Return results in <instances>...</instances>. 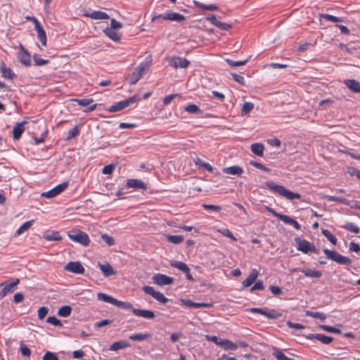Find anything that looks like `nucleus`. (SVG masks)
Listing matches in <instances>:
<instances>
[{
  "mask_svg": "<svg viewBox=\"0 0 360 360\" xmlns=\"http://www.w3.org/2000/svg\"><path fill=\"white\" fill-rule=\"evenodd\" d=\"M266 186L271 191L285 197L288 200L300 199L301 195L298 193H293L281 185H278L274 181H266Z\"/></svg>",
  "mask_w": 360,
  "mask_h": 360,
  "instance_id": "obj_1",
  "label": "nucleus"
},
{
  "mask_svg": "<svg viewBox=\"0 0 360 360\" xmlns=\"http://www.w3.org/2000/svg\"><path fill=\"white\" fill-rule=\"evenodd\" d=\"M149 69L146 63H141L134 71L128 76V83L131 85L135 84Z\"/></svg>",
  "mask_w": 360,
  "mask_h": 360,
  "instance_id": "obj_2",
  "label": "nucleus"
},
{
  "mask_svg": "<svg viewBox=\"0 0 360 360\" xmlns=\"http://www.w3.org/2000/svg\"><path fill=\"white\" fill-rule=\"evenodd\" d=\"M323 251L328 259L339 264L350 266L352 263V260L350 258L343 256L335 250L323 249Z\"/></svg>",
  "mask_w": 360,
  "mask_h": 360,
  "instance_id": "obj_3",
  "label": "nucleus"
},
{
  "mask_svg": "<svg viewBox=\"0 0 360 360\" xmlns=\"http://www.w3.org/2000/svg\"><path fill=\"white\" fill-rule=\"evenodd\" d=\"M294 240L297 244V250L301 251L304 254H307L309 252L316 254H318L319 252V250L315 247L314 243L307 240L302 239L300 237H295Z\"/></svg>",
  "mask_w": 360,
  "mask_h": 360,
  "instance_id": "obj_4",
  "label": "nucleus"
},
{
  "mask_svg": "<svg viewBox=\"0 0 360 360\" xmlns=\"http://www.w3.org/2000/svg\"><path fill=\"white\" fill-rule=\"evenodd\" d=\"M68 236L72 240L84 246L88 245L90 243L88 234L79 229L69 231Z\"/></svg>",
  "mask_w": 360,
  "mask_h": 360,
  "instance_id": "obj_5",
  "label": "nucleus"
},
{
  "mask_svg": "<svg viewBox=\"0 0 360 360\" xmlns=\"http://www.w3.org/2000/svg\"><path fill=\"white\" fill-rule=\"evenodd\" d=\"M265 208L269 212L283 221L285 224L292 226L297 230H300L301 229V225L296 220L291 218L288 215L280 214L277 212L274 209L268 206H266Z\"/></svg>",
  "mask_w": 360,
  "mask_h": 360,
  "instance_id": "obj_6",
  "label": "nucleus"
},
{
  "mask_svg": "<svg viewBox=\"0 0 360 360\" xmlns=\"http://www.w3.org/2000/svg\"><path fill=\"white\" fill-rule=\"evenodd\" d=\"M248 311L252 313H257L266 316L271 319H277L282 316L283 314L276 309H269L267 308H250Z\"/></svg>",
  "mask_w": 360,
  "mask_h": 360,
  "instance_id": "obj_7",
  "label": "nucleus"
},
{
  "mask_svg": "<svg viewBox=\"0 0 360 360\" xmlns=\"http://www.w3.org/2000/svg\"><path fill=\"white\" fill-rule=\"evenodd\" d=\"M136 101V96H133L131 97L128 98L124 101H121L115 104L111 105L108 110L110 112H115L117 111H120L125 108L129 106L132 103H134Z\"/></svg>",
  "mask_w": 360,
  "mask_h": 360,
  "instance_id": "obj_8",
  "label": "nucleus"
},
{
  "mask_svg": "<svg viewBox=\"0 0 360 360\" xmlns=\"http://www.w3.org/2000/svg\"><path fill=\"white\" fill-rule=\"evenodd\" d=\"M20 280L18 278H14L11 280H7L3 282L1 284V287L2 288L0 292V298H3L6 295L8 292H11L14 290L15 286L19 284Z\"/></svg>",
  "mask_w": 360,
  "mask_h": 360,
  "instance_id": "obj_9",
  "label": "nucleus"
},
{
  "mask_svg": "<svg viewBox=\"0 0 360 360\" xmlns=\"http://www.w3.org/2000/svg\"><path fill=\"white\" fill-rule=\"evenodd\" d=\"M157 18H162L164 20H171V21H175V22H183L186 20V18L184 15L175 13V12H170V13H166L163 14H159L157 15H155L152 20L154 21Z\"/></svg>",
  "mask_w": 360,
  "mask_h": 360,
  "instance_id": "obj_10",
  "label": "nucleus"
},
{
  "mask_svg": "<svg viewBox=\"0 0 360 360\" xmlns=\"http://www.w3.org/2000/svg\"><path fill=\"white\" fill-rule=\"evenodd\" d=\"M68 181L62 182L61 184L57 185L56 186H55L54 188L51 189L50 191L43 193L41 194V196L46 197L48 198H54L56 195L61 193L65 189H66L68 188Z\"/></svg>",
  "mask_w": 360,
  "mask_h": 360,
  "instance_id": "obj_11",
  "label": "nucleus"
},
{
  "mask_svg": "<svg viewBox=\"0 0 360 360\" xmlns=\"http://www.w3.org/2000/svg\"><path fill=\"white\" fill-rule=\"evenodd\" d=\"M152 279L154 283L161 286L171 285L174 283L172 277L160 273L154 274Z\"/></svg>",
  "mask_w": 360,
  "mask_h": 360,
  "instance_id": "obj_12",
  "label": "nucleus"
},
{
  "mask_svg": "<svg viewBox=\"0 0 360 360\" xmlns=\"http://www.w3.org/2000/svg\"><path fill=\"white\" fill-rule=\"evenodd\" d=\"M306 338L309 340L316 339L317 340L321 342L323 344L329 345L333 341V338L330 336H326L321 333H305L303 335Z\"/></svg>",
  "mask_w": 360,
  "mask_h": 360,
  "instance_id": "obj_13",
  "label": "nucleus"
},
{
  "mask_svg": "<svg viewBox=\"0 0 360 360\" xmlns=\"http://www.w3.org/2000/svg\"><path fill=\"white\" fill-rule=\"evenodd\" d=\"M64 269L77 274H83L84 272V268L79 262H70L65 266Z\"/></svg>",
  "mask_w": 360,
  "mask_h": 360,
  "instance_id": "obj_14",
  "label": "nucleus"
},
{
  "mask_svg": "<svg viewBox=\"0 0 360 360\" xmlns=\"http://www.w3.org/2000/svg\"><path fill=\"white\" fill-rule=\"evenodd\" d=\"M19 61L24 65L29 67L31 65V56L28 51L20 45V51L18 53Z\"/></svg>",
  "mask_w": 360,
  "mask_h": 360,
  "instance_id": "obj_15",
  "label": "nucleus"
},
{
  "mask_svg": "<svg viewBox=\"0 0 360 360\" xmlns=\"http://www.w3.org/2000/svg\"><path fill=\"white\" fill-rule=\"evenodd\" d=\"M191 64L190 61L185 58H173L169 61V65L175 69L186 68Z\"/></svg>",
  "mask_w": 360,
  "mask_h": 360,
  "instance_id": "obj_16",
  "label": "nucleus"
},
{
  "mask_svg": "<svg viewBox=\"0 0 360 360\" xmlns=\"http://www.w3.org/2000/svg\"><path fill=\"white\" fill-rule=\"evenodd\" d=\"M181 304L184 306H186L188 308L191 309H198V308H207L212 307V303H205V302H194L191 300H181Z\"/></svg>",
  "mask_w": 360,
  "mask_h": 360,
  "instance_id": "obj_17",
  "label": "nucleus"
},
{
  "mask_svg": "<svg viewBox=\"0 0 360 360\" xmlns=\"http://www.w3.org/2000/svg\"><path fill=\"white\" fill-rule=\"evenodd\" d=\"M126 186L129 188L147 190V185L142 180L137 179H127Z\"/></svg>",
  "mask_w": 360,
  "mask_h": 360,
  "instance_id": "obj_18",
  "label": "nucleus"
},
{
  "mask_svg": "<svg viewBox=\"0 0 360 360\" xmlns=\"http://www.w3.org/2000/svg\"><path fill=\"white\" fill-rule=\"evenodd\" d=\"M25 120L18 122L13 129V138L15 141L19 140L25 131L24 124H26Z\"/></svg>",
  "mask_w": 360,
  "mask_h": 360,
  "instance_id": "obj_19",
  "label": "nucleus"
},
{
  "mask_svg": "<svg viewBox=\"0 0 360 360\" xmlns=\"http://www.w3.org/2000/svg\"><path fill=\"white\" fill-rule=\"evenodd\" d=\"M133 314L136 316H141L147 319H153L155 315L153 311L141 309H133Z\"/></svg>",
  "mask_w": 360,
  "mask_h": 360,
  "instance_id": "obj_20",
  "label": "nucleus"
},
{
  "mask_svg": "<svg viewBox=\"0 0 360 360\" xmlns=\"http://www.w3.org/2000/svg\"><path fill=\"white\" fill-rule=\"evenodd\" d=\"M84 15L95 20L108 19L110 18L106 13L100 11H95L93 12L87 11L84 13Z\"/></svg>",
  "mask_w": 360,
  "mask_h": 360,
  "instance_id": "obj_21",
  "label": "nucleus"
},
{
  "mask_svg": "<svg viewBox=\"0 0 360 360\" xmlns=\"http://www.w3.org/2000/svg\"><path fill=\"white\" fill-rule=\"evenodd\" d=\"M222 171L225 174L240 176L243 173V169L238 165H233L228 167H224Z\"/></svg>",
  "mask_w": 360,
  "mask_h": 360,
  "instance_id": "obj_22",
  "label": "nucleus"
},
{
  "mask_svg": "<svg viewBox=\"0 0 360 360\" xmlns=\"http://www.w3.org/2000/svg\"><path fill=\"white\" fill-rule=\"evenodd\" d=\"M34 30L37 33V37L39 40L41 41V45L46 46L47 37L45 30L43 29L41 25H37L36 27H34Z\"/></svg>",
  "mask_w": 360,
  "mask_h": 360,
  "instance_id": "obj_23",
  "label": "nucleus"
},
{
  "mask_svg": "<svg viewBox=\"0 0 360 360\" xmlns=\"http://www.w3.org/2000/svg\"><path fill=\"white\" fill-rule=\"evenodd\" d=\"M219 347L225 350H236L238 349L237 344L233 342L229 339L219 340Z\"/></svg>",
  "mask_w": 360,
  "mask_h": 360,
  "instance_id": "obj_24",
  "label": "nucleus"
},
{
  "mask_svg": "<svg viewBox=\"0 0 360 360\" xmlns=\"http://www.w3.org/2000/svg\"><path fill=\"white\" fill-rule=\"evenodd\" d=\"M346 86L354 93H360V83L355 79L345 81Z\"/></svg>",
  "mask_w": 360,
  "mask_h": 360,
  "instance_id": "obj_25",
  "label": "nucleus"
},
{
  "mask_svg": "<svg viewBox=\"0 0 360 360\" xmlns=\"http://www.w3.org/2000/svg\"><path fill=\"white\" fill-rule=\"evenodd\" d=\"M0 70L2 74V77L6 79H13V78L16 76L13 71L11 68H7L4 63L1 65Z\"/></svg>",
  "mask_w": 360,
  "mask_h": 360,
  "instance_id": "obj_26",
  "label": "nucleus"
},
{
  "mask_svg": "<svg viewBox=\"0 0 360 360\" xmlns=\"http://www.w3.org/2000/svg\"><path fill=\"white\" fill-rule=\"evenodd\" d=\"M258 276V271L257 269H253L250 274L243 281V285L244 287L250 286L257 279Z\"/></svg>",
  "mask_w": 360,
  "mask_h": 360,
  "instance_id": "obj_27",
  "label": "nucleus"
},
{
  "mask_svg": "<svg viewBox=\"0 0 360 360\" xmlns=\"http://www.w3.org/2000/svg\"><path fill=\"white\" fill-rule=\"evenodd\" d=\"M116 30H112V28L106 27L103 32L105 34L111 39L114 41H119L121 39V34L115 31Z\"/></svg>",
  "mask_w": 360,
  "mask_h": 360,
  "instance_id": "obj_28",
  "label": "nucleus"
},
{
  "mask_svg": "<svg viewBox=\"0 0 360 360\" xmlns=\"http://www.w3.org/2000/svg\"><path fill=\"white\" fill-rule=\"evenodd\" d=\"M131 347V345L129 342H128L126 340H120L117 342H115L113 344H112L110 347V351H117L119 349H124L127 347Z\"/></svg>",
  "mask_w": 360,
  "mask_h": 360,
  "instance_id": "obj_29",
  "label": "nucleus"
},
{
  "mask_svg": "<svg viewBox=\"0 0 360 360\" xmlns=\"http://www.w3.org/2000/svg\"><path fill=\"white\" fill-rule=\"evenodd\" d=\"M99 267H100V269L102 271L103 274L105 277H109V276L115 275L116 274V272H115V271H114L112 266L108 263L105 264H99Z\"/></svg>",
  "mask_w": 360,
  "mask_h": 360,
  "instance_id": "obj_30",
  "label": "nucleus"
},
{
  "mask_svg": "<svg viewBox=\"0 0 360 360\" xmlns=\"http://www.w3.org/2000/svg\"><path fill=\"white\" fill-rule=\"evenodd\" d=\"M43 238L49 241H58L62 240L58 231H48L44 233Z\"/></svg>",
  "mask_w": 360,
  "mask_h": 360,
  "instance_id": "obj_31",
  "label": "nucleus"
},
{
  "mask_svg": "<svg viewBox=\"0 0 360 360\" xmlns=\"http://www.w3.org/2000/svg\"><path fill=\"white\" fill-rule=\"evenodd\" d=\"M299 271L302 272L307 277L311 278H320L322 276V273L320 271L314 270V269H300Z\"/></svg>",
  "mask_w": 360,
  "mask_h": 360,
  "instance_id": "obj_32",
  "label": "nucleus"
},
{
  "mask_svg": "<svg viewBox=\"0 0 360 360\" xmlns=\"http://www.w3.org/2000/svg\"><path fill=\"white\" fill-rule=\"evenodd\" d=\"M264 145L260 143H255L252 144L251 146V150L252 152L259 156V157H263L264 155Z\"/></svg>",
  "mask_w": 360,
  "mask_h": 360,
  "instance_id": "obj_33",
  "label": "nucleus"
},
{
  "mask_svg": "<svg viewBox=\"0 0 360 360\" xmlns=\"http://www.w3.org/2000/svg\"><path fill=\"white\" fill-rule=\"evenodd\" d=\"M97 298L98 300H101V301H103L105 302H108V303L112 304L113 305L115 304V302L117 300V299L112 297V296L108 295L105 293H103V292L98 293Z\"/></svg>",
  "mask_w": 360,
  "mask_h": 360,
  "instance_id": "obj_34",
  "label": "nucleus"
},
{
  "mask_svg": "<svg viewBox=\"0 0 360 360\" xmlns=\"http://www.w3.org/2000/svg\"><path fill=\"white\" fill-rule=\"evenodd\" d=\"M152 337L150 333H138L129 335V338L134 341H143Z\"/></svg>",
  "mask_w": 360,
  "mask_h": 360,
  "instance_id": "obj_35",
  "label": "nucleus"
},
{
  "mask_svg": "<svg viewBox=\"0 0 360 360\" xmlns=\"http://www.w3.org/2000/svg\"><path fill=\"white\" fill-rule=\"evenodd\" d=\"M72 307L69 305H65L59 308L58 315L60 317H68L71 314Z\"/></svg>",
  "mask_w": 360,
  "mask_h": 360,
  "instance_id": "obj_36",
  "label": "nucleus"
},
{
  "mask_svg": "<svg viewBox=\"0 0 360 360\" xmlns=\"http://www.w3.org/2000/svg\"><path fill=\"white\" fill-rule=\"evenodd\" d=\"M341 227L354 233H359L360 231L359 227L352 222H347L345 225L341 226Z\"/></svg>",
  "mask_w": 360,
  "mask_h": 360,
  "instance_id": "obj_37",
  "label": "nucleus"
},
{
  "mask_svg": "<svg viewBox=\"0 0 360 360\" xmlns=\"http://www.w3.org/2000/svg\"><path fill=\"white\" fill-rule=\"evenodd\" d=\"M171 266L179 269L180 271H181L183 272L190 271V269L187 266V264L182 262L174 261L171 263Z\"/></svg>",
  "mask_w": 360,
  "mask_h": 360,
  "instance_id": "obj_38",
  "label": "nucleus"
},
{
  "mask_svg": "<svg viewBox=\"0 0 360 360\" xmlns=\"http://www.w3.org/2000/svg\"><path fill=\"white\" fill-rule=\"evenodd\" d=\"M167 240L174 244H179L184 241V237L182 236L177 235H165Z\"/></svg>",
  "mask_w": 360,
  "mask_h": 360,
  "instance_id": "obj_39",
  "label": "nucleus"
},
{
  "mask_svg": "<svg viewBox=\"0 0 360 360\" xmlns=\"http://www.w3.org/2000/svg\"><path fill=\"white\" fill-rule=\"evenodd\" d=\"M33 222H34V220H30V221H27L23 223L19 227V229L16 231V233H15L16 235H20L23 232L28 230L31 227V226L33 224Z\"/></svg>",
  "mask_w": 360,
  "mask_h": 360,
  "instance_id": "obj_40",
  "label": "nucleus"
},
{
  "mask_svg": "<svg viewBox=\"0 0 360 360\" xmlns=\"http://www.w3.org/2000/svg\"><path fill=\"white\" fill-rule=\"evenodd\" d=\"M34 65L41 66L49 63V60L41 58L39 55L34 53L32 56Z\"/></svg>",
  "mask_w": 360,
  "mask_h": 360,
  "instance_id": "obj_41",
  "label": "nucleus"
},
{
  "mask_svg": "<svg viewBox=\"0 0 360 360\" xmlns=\"http://www.w3.org/2000/svg\"><path fill=\"white\" fill-rule=\"evenodd\" d=\"M184 110L192 114H200L202 112V110L195 104H189L184 107Z\"/></svg>",
  "mask_w": 360,
  "mask_h": 360,
  "instance_id": "obj_42",
  "label": "nucleus"
},
{
  "mask_svg": "<svg viewBox=\"0 0 360 360\" xmlns=\"http://www.w3.org/2000/svg\"><path fill=\"white\" fill-rule=\"evenodd\" d=\"M306 315L315 319H319L321 321H324L326 318V315L323 313L319 311H307Z\"/></svg>",
  "mask_w": 360,
  "mask_h": 360,
  "instance_id": "obj_43",
  "label": "nucleus"
},
{
  "mask_svg": "<svg viewBox=\"0 0 360 360\" xmlns=\"http://www.w3.org/2000/svg\"><path fill=\"white\" fill-rule=\"evenodd\" d=\"M115 306L120 307L124 309H131L133 311V309H134L132 304L129 302H122L120 300H116Z\"/></svg>",
  "mask_w": 360,
  "mask_h": 360,
  "instance_id": "obj_44",
  "label": "nucleus"
},
{
  "mask_svg": "<svg viewBox=\"0 0 360 360\" xmlns=\"http://www.w3.org/2000/svg\"><path fill=\"white\" fill-rule=\"evenodd\" d=\"M73 101L81 106H88L94 102L93 98H75Z\"/></svg>",
  "mask_w": 360,
  "mask_h": 360,
  "instance_id": "obj_45",
  "label": "nucleus"
},
{
  "mask_svg": "<svg viewBox=\"0 0 360 360\" xmlns=\"http://www.w3.org/2000/svg\"><path fill=\"white\" fill-rule=\"evenodd\" d=\"M323 235L333 244L336 245L338 240L337 238L328 231L326 229H322Z\"/></svg>",
  "mask_w": 360,
  "mask_h": 360,
  "instance_id": "obj_46",
  "label": "nucleus"
},
{
  "mask_svg": "<svg viewBox=\"0 0 360 360\" xmlns=\"http://www.w3.org/2000/svg\"><path fill=\"white\" fill-rule=\"evenodd\" d=\"M79 134V127L77 125H76L75 127H73L72 129L69 130V131L68 132V136H67L66 140L70 141V140L72 139L73 138L77 136Z\"/></svg>",
  "mask_w": 360,
  "mask_h": 360,
  "instance_id": "obj_47",
  "label": "nucleus"
},
{
  "mask_svg": "<svg viewBox=\"0 0 360 360\" xmlns=\"http://www.w3.org/2000/svg\"><path fill=\"white\" fill-rule=\"evenodd\" d=\"M248 61V59H245L243 60L234 61L231 59L227 58L226 59V62L232 67H238L241 65H245Z\"/></svg>",
  "mask_w": 360,
  "mask_h": 360,
  "instance_id": "obj_48",
  "label": "nucleus"
},
{
  "mask_svg": "<svg viewBox=\"0 0 360 360\" xmlns=\"http://www.w3.org/2000/svg\"><path fill=\"white\" fill-rule=\"evenodd\" d=\"M273 354L276 358L277 360H294L293 359L288 357L284 353H283L278 349H276Z\"/></svg>",
  "mask_w": 360,
  "mask_h": 360,
  "instance_id": "obj_49",
  "label": "nucleus"
},
{
  "mask_svg": "<svg viewBox=\"0 0 360 360\" xmlns=\"http://www.w3.org/2000/svg\"><path fill=\"white\" fill-rule=\"evenodd\" d=\"M320 328L330 333H333L336 334H340L341 330L339 328H335L333 326H329L326 325H319Z\"/></svg>",
  "mask_w": 360,
  "mask_h": 360,
  "instance_id": "obj_50",
  "label": "nucleus"
},
{
  "mask_svg": "<svg viewBox=\"0 0 360 360\" xmlns=\"http://www.w3.org/2000/svg\"><path fill=\"white\" fill-rule=\"evenodd\" d=\"M250 164L252 166H253V167H256V168H257L259 169H261V170H262L264 172H269L271 171V169L269 167H266L265 165H262V164H261V163H259V162H258L257 161L250 160Z\"/></svg>",
  "mask_w": 360,
  "mask_h": 360,
  "instance_id": "obj_51",
  "label": "nucleus"
},
{
  "mask_svg": "<svg viewBox=\"0 0 360 360\" xmlns=\"http://www.w3.org/2000/svg\"><path fill=\"white\" fill-rule=\"evenodd\" d=\"M321 18L325 20H327L328 21L333 22H342V18H338L336 16H334L333 15H330L328 13L322 14Z\"/></svg>",
  "mask_w": 360,
  "mask_h": 360,
  "instance_id": "obj_52",
  "label": "nucleus"
},
{
  "mask_svg": "<svg viewBox=\"0 0 360 360\" xmlns=\"http://www.w3.org/2000/svg\"><path fill=\"white\" fill-rule=\"evenodd\" d=\"M254 108V104L251 102H245L242 108V114L247 115Z\"/></svg>",
  "mask_w": 360,
  "mask_h": 360,
  "instance_id": "obj_53",
  "label": "nucleus"
},
{
  "mask_svg": "<svg viewBox=\"0 0 360 360\" xmlns=\"http://www.w3.org/2000/svg\"><path fill=\"white\" fill-rule=\"evenodd\" d=\"M46 322L55 326L63 327V323L56 316H49L46 319Z\"/></svg>",
  "mask_w": 360,
  "mask_h": 360,
  "instance_id": "obj_54",
  "label": "nucleus"
},
{
  "mask_svg": "<svg viewBox=\"0 0 360 360\" xmlns=\"http://www.w3.org/2000/svg\"><path fill=\"white\" fill-rule=\"evenodd\" d=\"M101 239L109 246H112L115 244V240L112 237L108 236V234H102L101 236Z\"/></svg>",
  "mask_w": 360,
  "mask_h": 360,
  "instance_id": "obj_55",
  "label": "nucleus"
},
{
  "mask_svg": "<svg viewBox=\"0 0 360 360\" xmlns=\"http://www.w3.org/2000/svg\"><path fill=\"white\" fill-rule=\"evenodd\" d=\"M327 199L330 201L338 202L345 205L348 204V200L346 198L342 197H336V196H327Z\"/></svg>",
  "mask_w": 360,
  "mask_h": 360,
  "instance_id": "obj_56",
  "label": "nucleus"
},
{
  "mask_svg": "<svg viewBox=\"0 0 360 360\" xmlns=\"http://www.w3.org/2000/svg\"><path fill=\"white\" fill-rule=\"evenodd\" d=\"M143 290L145 293L152 296L153 298L155 297V295L157 294L158 291H155L154 288L149 285H145L143 287Z\"/></svg>",
  "mask_w": 360,
  "mask_h": 360,
  "instance_id": "obj_57",
  "label": "nucleus"
},
{
  "mask_svg": "<svg viewBox=\"0 0 360 360\" xmlns=\"http://www.w3.org/2000/svg\"><path fill=\"white\" fill-rule=\"evenodd\" d=\"M219 231L223 236L231 239L232 240H233V241L237 240V238L233 236V234L231 233V231L229 229H224L222 230H220Z\"/></svg>",
  "mask_w": 360,
  "mask_h": 360,
  "instance_id": "obj_58",
  "label": "nucleus"
},
{
  "mask_svg": "<svg viewBox=\"0 0 360 360\" xmlns=\"http://www.w3.org/2000/svg\"><path fill=\"white\" fill-rule=\"evenodd\" d=\"M202 207L205 209V210H213L214 212H220L221 210V207L219 206V205H210V204H202Z\"/></svg>",
  "mask_w": 360,
  "mask_h": 360,
  "instance_id": "obj_59",
  "label": "nucleus"
},
{
  "mask_svg": "<svg viewBox=\"0 0 360 360\" xmlns=\"http://www.w3.org/2000/svg\"><path fill=\"white\" fill-rule=\"evenodd\" d=\"M156 300L160 302L162 304H166L168 302V299L164 295L163 293L161 292H157V294L155 295L154 297Z\"/></svg>",
  "mask_w": 360,
  "mask_h": 360,
  "instance_id": "obj_60",
  "label": "nucleus"
},
{
  "mask_svg": "<svg viewBox=\"0 0 360 360\" xmlns=\"http://www.w3.org/2000/svg\"><path fill=\"white\" fill-rule=\"evenodd\" d=\"M115 166L112 164H110L104 166L102 169V172L103 174H111L114 172Z\"/></svg>",
  "mask_w": 360,
  "mask_h": 360,
  "instance_id": "obj_61",
  "label": "nucleus"
},
{
  "mask_svg": "<svg viewBox=\"0 0 360 360\" xmlns=\"http://www.w3.org/2000/svg\"><path fill=\"white\" fill-rule=\"evenodd\" d=\"M347 173L352 176H356L358 179H360V170L355 167H349Z\"/></svg>",
  "mask_w": 360,
  "mask_h": 360,
  "instance_id": "obj_62",
  "label": "nucleus"
},
{
  "mask_svg": "<svg viewBox=\"0 0 360 360\" xmlns=\"http://www.w3.org/2000/svg\"><path fill=\"white\" fill-rule=\"evenodd\" d=\"M181 96L179 94H170L167 96L163 100V104L164 105H168L174 98Z\"/></svg>",
  "mask_w": 360,
  "mask_h": 360,
  "instance_id": "obj_63",
  "label": "nucleus"
},
{
  "mask_svg": "<svg viewBox=\"0 0 360 360\" xmlns=\"http://www.w3.org/2000/svg\"><path fill=\"white\" fill-rule=\"evenodd\" d=\"M43 360H59V359L55 353L46 352L43 356Z\"/></svg>",
  "mask_w": 360,
  "mask_h": 360,
  "instance_id": "obj_64",
  "label": "nucleus"
}]
</instances>
